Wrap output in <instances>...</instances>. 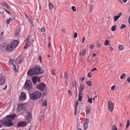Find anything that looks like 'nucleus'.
Returning a JSON list of instances; mask_svg holds the SVG:
<instances>
[{
  "label": "nucleus",
  "instance_id": "nucleus-1",
  "mask_svg": "<svg viewBox=\"0 0 130 130\" xmlns=\"http://www.w3.org/2000/svg\"><path fill=\"white\" fill-rule=\"evenodd\" d=\"M16 116L15 114L8 115L5 118V120L3 121L2 124L6 126L10 127L14 124L12 121Z\"/></svg>",
  "mask_w": 130,
  "mask_h": 130
},
{
  "label": "nucleus",
  "instance_id": "nucleus-2",
  "mask_svg": "<svg viewBox=\"0 0 130 130\" xmlns=\"http://www.w3.org/2000/svg\"><path fill=\"white\" fill-rule=\"evenodd\" d=\"M19 44L17 40H14L12 41L10 44L7 45L6 44L2 46L4 47L6 50L8 52H11L13 51L18 46Z\"/></svg>",
  "mask_w": 130,
  "mask_h": 130
},
{
  "label": "nucleus",
  "instance_id": "nucleus-3",
  "mask_svg": "<svg viewBox=\"0 0 130 130\" xmlns=\"http://www.w3.org/2000/svg\"><path fill=\"white\" fill-rule=\"evenodd\" d=\"M41 96V93L38 91H36L33 93L29 94L30 99L34 101H35L39 99Z\"/></svg>",
  "mask_w": 130,
  "mask_h": 130
},
{
  "label": "nucleus",
  "instance_id": "nucleus-4",
  "mask_svg": "<svg viewBox=\"0 0 130 130\" xmlns=\"http://www.w3.org/2000/svg\"><path fill=\"white\" fill-rule=\"evenodd\" d=\"M24 87L25 90L28 91H32L33 90V85L31 81L29 80H26Z\"/></svg>",
  "mask_w": 130,
  "mask_h": 130
},
{
  "label": "nucleus",
  "instance_id": "nucleus-5",
  "mask_svg": "<svg viewBox=\"0 0 130 130\" xmlns=\"http://www.w3.org/2000/svg\"><path fill=\"white\" fill-rule=\"evenodd\" d=\"M32 68L33 69V74L35 75L42 74L44 72V70L39 66L36 67L35 68Z\"/></svg>",
  "mask_w": 130,
  "mask_h": 130
},
{
  "label": "nucleus",
  "instance_id": "nucleus-6",
  "mask_svg": "<svg viewBox=\"0 0 130 130\" xmlns=\"http://www.w3.org/2000/svg\"><path fill=\"white\" fill-rule=\"evenodd\" d=\"M46 85L44 83H41L37 85V88L41 91L44 92L45 89Z\"/></svg>",
  "mask_w": 130,
  "mask_h": 130
},
{
  "label": "nucleus",
  "instance_id": "nucleus-7",
  "mask_svg": "<svg viewBox=\"0 0 130 130\" xmlns=\"http://www.w3.org/2000/svg\"><path fill=\"white\" fill-rule=\"evenodd\" d=\"M19 99L22 101H24L26 99V95L25 93L21 92L19 98Z\"/></svg>",
  "mask_w": 130,
  "mask_h": 130
},
{
  "label": "nucleus",
  "instance_id": "nucleus-8",
  "mask_svg": "<svg viewBox=\"0 0 130 130\" xmlns=\"http://www.w3.org/2000/svg\"><path fill=\"white\" fill-rule=\"evenodd\" d=\"M26 123L25 121H21L19 122L17 126V127H24L26 125Z\"/></svg>",
  "mask_w": 130,
  "mask_h": 130
},
{
  "label": "nucleus",
  "instance_id": "nucleus-9",
  "mask_svg": "<svg viewBox=\"0 0 130 130\" xmlns=\"http://www.w3.org/2000/svg\"><path fill=\"white\" fill-rule=\"evenodd\" d=\"M108 107L109 110L111 111H112L113 109V104L111 101H109L108 102Z\"/></svg>",
  "mask_w": 130,
  "mask_h": 130
},
{
  "label": "nucleus",
  "instance_id": "nucleus-10",
  "mask_svg": "<svg viewBox=\"0 0 130 130\" xmlns=\"http://www.w3.org/2000/svg\"><path fill=\"white\" fill-rule=\"evenodd\" d=\"M122 15V13L121 12H120L118 14V15L115 16L114 19V21H117Z\"/></svg>",
  "mask_w": 130,
  "mask_h": 130
},
{
  "label": "nucleus",
  "instance_id": "nucleus-11",
  "mask_svg": "<svg viewBox=\"0 0 130 130\" xmlns=\"http://www.w3.org/2000/svg\"><path fill=\"white\" fill-rule=\"evenodd\" d=\"M32 118V116L31 113L29 112H28L26 117L28 121L30 120V119H31Z\"/></svg>",
  "mask_w": 130,
  "mask_h": 130
},
{
  "label": "nucleus",
  "instance_id": "nucleus-12",
  "mask_svg": "<svg viewBox=\"0 0 130 130\" xmlns=\"http://www.w3.org/2000/svg\"><path fill=\"white\" fill-rule=\"evenodd\" d=\"M78 104V102L77 101L75 103V111H74V114L75 115L77 113V106Z\"/></svg>",
  "mask_w": 130,
  "mask_h": 130
},
{
  "label": "nucleus",
  "instance_id": "nucleus-13",
  "mask_svg": "<svg viewBox=\"0 0 130 130\" xmlns=\"http://www.w3.org/2000/svg\"><path fill=\"white\" fill-rule=\"evenodd\" d=\"M84 88L85 87L84 86L80 84V85L79 90V93H82V92L84 90Z\"/></svg>",
  "mask_w": 130,
  "mask_h": 130
},
{
  "label": "nucleus",
  "instance_id": "nucleus-14",
  "mask_svg": "<svg viewBox=\"0 0 130 130\" xmlns=\"http://www.w3.org/2000/svg\"><path fill=\"white\" fill-rule=\"evenodd\" d=\"M88 122L89 121L87 119L84 123V126L85 129H86L88 127Z\"/></svg>",
  "mask_w": 130,
  "mask_h": 130
},
{
  "label": "nucleus",
  "instance_id": "nucleus-15",
  "mask_svg": "<svg viewBox=\"0 0 130 130\" xmlns=\"http://www.w3.org/2000/svg\"><path fill=\"white\" fill-rule=\"evenodd\" d=\"M21 29L20 27L18 28L16 30L15 33V36H19V35L21 31L20 30Z\"/></svg>",
  "mask_w": 130,
  "mask_h": 130
},
{
  "label": "nucleus",
  "instance_id": "nucleus-16",
  "mask_svg": "<svg viewBox=\"0 0 130 130\" xmlns=\"http://www.w3.org/2000/svg\"><path fill=\"white\" fill-rule=\"evenodd\" d=\"M32 73L33 74V69L32 68L28 70L27 72V74L29 76H31L32 75Z\"/></svg>",
  "mask_w": 130,
  "mask_h": 130
},
{
  "label": "nucleus",
  "instance_id": "nucleus-17",
  "mask_svg": "<svg viewBox=\"0 0 130 130\" xmlns=\"http://www.w3.org/2000/svg\"><path fill=\"white\" fill-rule=\"evenodd\" d=\"M86 115L88 114L90 112V107L89 106H87L86 107Z\"/></svg>",
  "mask_w": 130,
  "mask_h": 130
},
{
  "label": "nucleus",
  "instance_id": "nucleus-18",
  "mask_svg": "<svg viewBox=\"0 0 130 130\" xmlns=\"http://www.w3.org/2000/svg\"><path fill=\"white\" fill-rule=\"evenodd\" d=\"M37 76L34 77L32 78V82L34 84H36L37 82Z\"/></svg>",
  "mask_w": 130,
  "mask_h": 130
},
{
  "label": "nucleus",
  "instance_id": "nucleus-19",
  "mask_svg": "<svg viewBox=\"0 0 130 130\" xmlns=\"http://www.w3.org/2000/svg\"><path fill=\"white\" fill-rule=\"evenodd\" d=\"M15 60L13 59H10L9 60V63L11 65L13 66V65L14 63Z\"/></svg>",
  "mask_w": 130,
  "mask_h": 130
},
{
  "label": "nucleus",
  "instance_id": "nucleus-20",
  "mask_svg": "<svg viewBox=\"0 0 130 130\" xmlns=\"http://www.w3.org/2000/svg\"><path fill=\"white\" fill-rule=\"evenodd\" d=\"M3 6L5 7L7 9H8L10 8V7L9 5L6 3H3L2 5Z\"/></svg>",
  "mask_w": 130,
  "mask_h": 130
},
{
  "label": "nucleus",
  "instance_id": "nucleus-21",
  "mask_svg": "<svg viewBox=\"0 0 130 130\" xmlns=\"http://www.w3.org/2000/svg\"><path fill=\"white\" fill-rule=\"evenodd\" d=\"M82 93H79L78 94V100L79 101H81L82 100V96L81 95Z\"/></svg>",
  "mask_w": 130,
  "mask_h": 130
},
{
  "label": "nucleus",
  "instance_id": "nucleus-22",
  "mask_svg": "<svg viewBox=\"0 0 130 130\" xmlns=\"http://www.w3.org/2000/svg\"><path fill=\"white\" fill-rule=\"evenodd\" d=\"M48 7L50 9H53L54 8V6L52 3H50L49 4Z\"/></svg>",
  "mask_w": 130,
  "mask_h": 130
},
{
  "label": "nucleus",
  "instance_id": "nucleus-23",
  "mask_svg": "<svg viewBox=\"0 0 130 130\" xmlns=\"http://www.w3.org/2000/svg\"><path fill=\"white\" fill-rule=\"evenodd\" d=\"M112 130H117V128L115 125H113L111 128Z\"/></svg>",
  "mask_w": 130,
  "mask_h": 130
},
{
  "label": "nucleus",
  "instance_id": "nucleus-24",
  "mask_svg": "<svg viewBox=\"0 0 130 130\" xmlns=\"http://www.w3.org/2000/svg\"><path fill=\"white\" fill-rule=\"evenodd\" d=\"M12 20V19L11 18H10L9 19H7L6 20V22L7 24H9L10 23V21Z\"/></svg>",
  "mask_w": 130,
  "mask_h": 130
},
{
  "label": "nucleus",
  "instance_id": "nucleus-25",
  "mask_svg": "<svg viewBox=\"0 0 130 130\" xmlns=\"http://www.w3.org/2000/svg\"><path fill=\"white\" fill-rule=\"evenodd\" d=\"M92 99L91 98H90L88 99L87 102L90 104H92Z\"/></svg>",
  "mask_w": 130,
  "mask_h": 130
},
{
  "label": "nucleus",
  "instance_id": "nucleus-26",
  "mask_svg": "<svg viewBox=\"0 0 130 130\" xmlns=\"http://www.w3.org/2000/svg\"><path fill=\"white\" fill-rule=\"evenodd\" d=\"M87 84L89 86V87H91V81H87L86 82Z\"/></svg>",
  "mask_w": 130,
  "mask_h": 130
},
{
  "label": "nucleus",
  "instance_id": "nucleus-27",
  "mask_svg": "<svg viewBox=\"0 0 130 130\" xmlns=\"http://www.w3.org/2000/svg\"><path fill=\"white\" fill-rule=\"evenodd\" d=\"M130 125V122L129 120H127V121L126 123V128H127Z\"/></svg>",
  "mask_w": 130,
  "mask_h": 130
},
{
  "label": "nucleus",
  "instance_id": "nucleus-28",
  "mask_svg": "<svg viewBox=\"0 0 130 130\" xmlns=\"http://www.w3.org/2000/svg\"><path fill=\"white\" fill-rule=\"evenodd\" d=\"M42 105L43 106H47V104L46 101H44L42 104Z\"/></svg>",
  "mask_w": 130,
  "mask_h": 130
},
{
  "label": "nucleus",
  "instance_id": "nucleus-29",
  "mask_svg": "<svg viewBox=\"0 0 130 130\" xmlns=\"http://www.w3.org/2000/svg\"><path fill=\"white\" fill-rule=\"evenodd\" d=\"M124 46L123 45H121L119 47V48L120 50H123Z\"/></svg>",
  "mask_w": 130,
  "mask_h": 130
},
{
  "label": "nucleus",
  "instance_id": "nucleus-30",
  "mask_svg": "<svg viewBox=\"0 0 130 130\" xmlns=\"http://www.w3.org/2000/svg\"><path fill=\"white\" fill-rule=\"evenodd\" d=\"M125 76L126 74L125 73H123L120 76V78L122 79H123Z\"/></svg>",
  "mask_w": 130,
  "mask_h": 130
},
{
  "label": "nucleus",
  "instance_id": "nucleus-31",
  "mask_svg": "<svg viewBox=\"0 0 130 130\" xmlns=\"http://www.w3.org/2000/svg\"><path fill=\"white\" fill-rule=\"evenodd\" d=\"M28 43L27 42L26 43L25 45V46L24 47V49L27 48L29 46V44H28Z\"/></svg>",
  "mask_w": 130,
  "mask_h": 130
},
{
  "label": "nucleus",
  "instance_id": "nucleus-32",
  "mask_svg": "<svg viewBox=\"0 0 130 130\" xmlns=\"http://www.w3.org/2000/svg\"><path fill=\"white\" fill-rule=\"evenodd\" d=\"M116 27V25H115L114 26H112L111 27V30L112 31H113L115 30V27Z\"/></svg>",
  "mask_w": 130,
  "mask_h": 130
},
{
  "label": "nucleus",
  "instance_id": "nucleus-33",
  "mask_svg": "<svg viewBox=\"0 0 130 130\" xmlns=\"http://www.w3.org/2000/svg\"><path fill=\"white\" fill-rule=\"evenodd\" d=\"M108 42H109V41L108 40H106L104 42V45L105 46L108 45Z\"/></svg>",
  "mask_w": 130,
  "mask_h": 130
},
{
  "label": "nucleus",
  "instance_id": "nucleus-34",
  "mask_svg": "<svg viewBox=\"0 0 130 130\" xmlns=\"http://www.w3.org/2000/svg\"><path fill=\"white\" fill-rule=\"evenodd\" d=\"M72 86L73 88H74V87L76 85V81H74L72 83Z\"/></svg>",
  "mask_w": 130,
  "mask_h": 130
},
{
  "label": "nucleus",
  "instance_id": "nucleus-35",
  "mask_svg": "<svg viewBox=\"0 0 130 130\" xmlns=\"http://www.w3.org/2000/svg\"><path fill=\"white\" fill-rule=\"evenodd\" d=\"M68 74L67 73H64V77L66 79H68Z\"/></svg>",
  "mask_w": 130,
  "mask_h": 130
},
{
  "label": "nucleus",
  "instance_id": "nucleus-36",
  "mask_svg": "<svg viewBox=\"0 0 130 130\" xmlns=\"http://www.w3.org/2000/svg\"><path fill=\"white\" fill-rule=\"evenodd\" d=\"M71 9L74 12L76 11V7L74 6H73L72 7Z\"/></svg>",
  "mask_w": 130,
  "mask_h": 130
},
{
  "label": "nucleus",
  "instance_id": "nucleus-37",
  "mask_svg": "<svg viewBox=\"0 0 130 130\" xmlns=\"http://www.w3.org/2000/svg\"><path fill=\"white\" fill-rule=\"evenodd\" d=\"M126 27V26L125 24H122V25H121L120 28L121 29H123L125 28Z\"/></svg>",
  "mask_w": 130,
  "mask_h": 130
},
{
  "label": "nucleus",
  "instance_id": "nucleus-38",
  "mask_svg": "<svg viewBox=\"0 0 130 130\" xmlns=\"http://www.w3.org/2000/svg\"><path fill=\"white\" fill-rule=\"evenodd\" d=\"M82 52V56H83L86 53V50L85 49H84L83 50V51Z\"/></svg>",
  "mask_w": 130,
  "mask_h": 130
},
{
  "label": "nucleus",
  "instance_id": "nucleus-39",
  "mask_svg": "<svg viewBox=\"0 0 130 130\" xmlns=\"http://www.w3.org/2000/svg\"><path fill=\"white\" fill-rule=\"evenodd\" d=\"M13 70L14 71H15V72H16L17 71V70H16V66L14 65H13Z\"/></svg>",
  "mask_w": 130,
  "mask_h": 130
},
{
  "label": "nucleus",
  "instance_id": "nucleus-40",
  "mask_svg": "<svg viewBox=\"0 0 130 130\" xmlns=\"http://www.w3.org/2000/svg\"><path fill=\"white\" fill-rule=\"evenodd\" d=\"M4 10L6 12H7L8 14H11V12H10L8 10H7V9H4Z\"/></svg>",
  "mask_w": 130,
  "mask_h": 130
},
{
  "label": "nucleus",
  "instance_id": "nucleus-41",
  "mask_svg": "<svg viewBox=\"0 0 130 130\" xmlns=\"http://www.w3.org/2000/svg\"><path fill=\"white\" fill-rule=\"evenodd\" d=\"M91 73L90 72H89V73H88V75H87V76L89 77H90L91 76Z\"/></svg>",
  "mask_w": 130,
  "mask_h": 130
},
{
  "label": "nucleus",
  "instance_id": "nucleus-42",
  "mask_svg": "<svg viewBox=\"0 0 130 130\" xmlns=\"http://www.w3.org/2000/svg\"><path fill=\"white\" fill-rule=\"evenodd\" d=\"M3 32H2L0 34V40L3 37Z\"/></svg>",
  "mask_w": 130,
  "mask_h": 130
},
{
  "label": "nucleus",
  "instance_id": "nucleus-43",
  "mask_svg": "<svg viewBox=\"0 0 130 130\" xmlns=\"http://www.w3.org/2000/svg\"><path fill=\"white\" fill-rule=\"evenodd\" d=\"M127 81L128 83H129L130 82V77H128L127 79Z\"/></svg>",
  "mask_w": 130,
  "mask_h": 130
},
{
  "label": "nucleus",
  "instance_id": "nucleus-44",
  "mask_svg": "<svg viewBox=\"0 0 130 130\" xmlns=\"http://www.w3.org/2000/svg\"><path fill=\"white\" fill-rule=\"evenodd\" d=\"M101 44L98 43L96 45L97 47H101Z\"/></svg>",
  "mask_w": 130,
  "mask_h": 130
},
{
  "label": "nucleus",
  "instance_id": "nucleus-45",
  "mask_svg": "<svg viewBox=\"0 0 130 130\" xmlns=\"http://www.w3.org/2000/svg\"><path fill=\"white\" fill-rule=\"evenodd\" d=\"M39 60L40 62L41 63V56L40 55H39Z\"/></svg>",
  "mask_w": 130,
  "mask_h": 130
},
{
  "label": "nucleus",
  "instance_id": "nucleus-46",
  "mask_svg": "<svg viewBox=\"0 0 130 130\" xmlns=\"http://www.w3.org/2000/svg\"><path fill=\"white\" fill-rule=\"evenodd\" d=\"M41 30L42 32H44L45 31V29L44 28H42L41 29Z\"/></svg>",
  "mask_w": 130,
  "mask_h": 130
},
{
  "label": "nucleus",
  "instance_id": "nucleus-47",
  "mask_svg": "<svg viewBox=\"0 0 130 130\" xmlns=\"http://www.w3.org/2000/svg\"><path fill=\"white\" fill-rule=\"evenodd\" d=\"M97 70V69L96 68H95L91 70V72H93L94 71L96 70Z\"/></svg>",
  "mask_w": 130,
  "mask_h": 130
},
{
  "label": "nucleus",
  "instance_id": "nucleus-48",
  "mask_svg": "<svg viewBox=\"0 0 130 130\" xmlns=\"http://www.w3.org/2000/svg\"><path fill=\"white\" fill-rule=\"evenodd\" d=\"M77 37V34L76 32H75L74 33V38H76Z\"/></svg>",
  "mask_w": 130,
  "mask_h": 130
},
{
  "label": "nucleus",
  "instance_id": "nucleus-49",
  "mask_svg": "<svg viewBox=\"0 0 130 130\" xmlns=\"http://www.w3.org/2000/svg\"><path fill=\"white\" fill-rule=\"evenodd\" d=\"M115 85H113V86H112V87H111V89L112 90H115Z\"/></svg>",
  "mask_w": 130,
  "mask_h": 130
},
{
  "label": "nucleus",
  "instance_id": "nucleus-50",
  "mask_svg": "<svg viewBox=\"0 0 130 130\" xmlns=\"http://www.w3.org/2000/svg\"><path fill=\"white\" fill-rule=\"evenodd\" d=\"M37 82H39L40 81V77L39 78H38V76H37Z\"/></svg>",
  "mask_w": 130,
  "mask_h": 130
},
{
  "label": "nucleus",
  "instance_id": "nucleus-51",
  "mask_svg": "<svg viewBox=\"0 0 130 130\" xmlns=\"http://www.w3.org/2000/svg\"><path fill=\"white\" fill-rule=\"evenodd\" d=\"M66 31V29H61L62 32L63 33H64Z\"/></svg>",
  "mask_w": 130,
  "mask_h": 130
},
{
  "label": "nucleus",
  "instance_id": "nucleus-52",
  "mask_svg": "<svg viewBox=\"0 0 130 130\" xmlns=\"http://www.w3.org/2000/svg\"><path fill=\"white\" fill-rule=\"evenodd\" d=\"M109 50L111 51H112L113 50V47L111 46H110L109 48Z\"/></svg>",
  "mask_w": 130,
  "mask_h": 130
},
{
  "label": "nucleus",
  "instance_id": "nucleus-53",
  "mask_svg": "<svg viewBox=\"0 0 130 130\" xmlns=\"http://www.w3.org/2000/svg\"><path fill=\"white\" fill-rule=\"evenodd\" d=\"M68 93L69 95H72V92L70 90H68Z\"/></svg>",
  "mask_w": 130,
  "mask_h": 130
},
{
  "label": "nucleus",
  "instance_id": "nucleus-54",
  "mask_svg": "<svg viewBox=\"0 0 130 130\" xmlns=\"http://www.w3.org/2000/svg\"><path fill=\"white\" fill-rule=\"evenodd\" d=\"M94 47V45H91L90 48L91 49H93V48Z\"/></svg>",
  "mask_w": 130,
  "mask_h": 130
},
{
  "label": "nucleus",
  "instance_id": "nucleus-55",
  "mask_svg": "<svg viewBox=\"0 0 130 130\" xmlns=\"http://www.w3.org/2000/svg\"><path fill=\"white\" fill-rule=\"evenodd\" d=\"M54 70H51V72H52V74L53 75H55V74L53 72Z\"/></svg>",
  "mask_w": 130,
  "mask_h": 130
},
{
  "label": "nucleus",
  "instance_id": "nucleus-56",
  "mask_svg": "<svg viewBox=\"0 0 130 130\" xmlns=\"http://www.w3.org/2000/svg\"><path fill=\"white\" fill-rule=\"evenodd\" d=\"M68 82L67 81H65V83L66 84V86H68Z\"/></svg>",
  "mask_w": 130,
  "mask_h": 130
},
{
  "label": "nucleus",
  "instance_id": "nucleus-57",
  "mask_svg": "<svg viewBox=\"0 0 130 130\" xmlns=\"http://www.w3.org/2000/svg\"><path fill=\"white\" fill-rule=\"evenodd\" d=\"M80 79H81L82 81H83L84 80L85 78L84 77H82L80 78Z\"/></svg>",
  "mask_w": 130,
  "mask_h": 130
},
{
  "label": "nucleus",
  "instance_id": "nucleus-58",
  "mask_svg": "<svg viewBox=\"0 0 130 130\" xmlns=\"http://www.w3.org/2000/svg\"><path fill=\"white\" fill-rule=\"evenodd\" d=\"M128 22L129 24H130V15L128 19Z\"/></svg>",
  "mask_w": 130,
  "mask_h": 130
},
{
  "label": "nucleus",
  "instance_id": "nucleus-59",
  "mask_svg": "<svg viewBox=\"0 0 130 130\" xmlns=\"http://www.w3.org/2000/svg\"><path fill=\"white\" fill-rule=\"evenodd\" d=\"M85 40V37H84L83 39H82V42L83 43H84V42Z\"/></svg>",
  "mask_w": 130,
  "mask_h": 130
},
{
  "label": "nucleus",
  "instance_id": "nucleus-60",
  "mask_svg": "<svg viewBox=\"0 0 130 130\" xmlns=\"http://www.w3.org/2000/svg\"><path fill=\"white\" fill-rule=\"evenodd\" d=\"M31 129V127L30 126H28V128L27 129L26 128V130H30Z\"/></svg>",
  "mask_w": 130,
  "mask_h": 130
},
{
  "label": "nucleus",
  "instance_id": "nucleus-61",
  "mask_svg": "<svg viewBox=\"0 0 130 130\" xmlns=\"http://www.w3.org/2000/svg\"><path fill=\"white\" fill-rule=\"evenodd\" d=\"M51 45L50 43L49 42V43L48 44V47H50Z\"/></svg>",
  "mask_w": 130,
  "mask_h": 130
},
{
  "label": "nucleus",
  "instance_id": "nucleus-62",
  "mask_svg": "<svg viewBox=\"0 0 130 130\" xmlns=\"http://www.w3.org/2000/svg\"><path fill=\"white\" fill-rule=\"evenodd\" d=\"M93 5H91V6H90V11L92 10H91V9H92V8H93Z\"/></svg>",
  "mask_w": 130,
  "mask_h": 130
},
{
  "label": "nucleus",
  "instance_id": "nucleus-63",
  "mask_svg": "<svg viewBox=\"0 0 130 130\" xmlns=\"http://www.w3.org/2000/svg\"><path fill=\"white\" fill-rule=\"evenodd\" d=\"M127 0H122L123 2L124 3H125L127 1Z\"/></svg>",
  "mask_w": 130,
  "mask_h": 130
},
{
  "label": "nucleus",
  "instance_id": "nucleus-64",
  "mask_svg": "<svg viewBox=\"0 0 130 130\" xmlns=\"http://www.w3.org/2000/svg\"><path fill=\"white\" fill-rule=\"evenodd\" d=\"M118 2H119L121 3H122V0H117Z\"/></svg>",
  "mask_w": 130,
  "mask_h": 130
}]
</instances>
